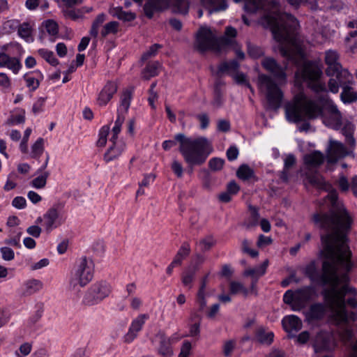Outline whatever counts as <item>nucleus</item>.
I'll list each match as a JSON object with an SVG mask.
<instances>
[{
  "label": "nucleus",
  "mask_w": 357,
  "mask_h": 357,
  "mask_svg": "<svg viewBox=\"0 0 357 357\" xmlns=\"http://www.w3.org/2000/svg\"><path fill=\"white\" fill-rule=\"evenodd\" d=\"M313 223L322 231L321 242V254L326 259L322 263V273L320 274L314 261L310 262L305 268V274L312 281L321 285H330L328 289L321 291L324 299L333 310L335 319L345 321L344 296L355 291L344 285L338 288L340 278L338 267L349 271L352 268L351 252L347 245V236L351 229L353 220L344 211H341L333 218L326 215L316 214Z\"/></svg>",
  "instance_id": "1"
},
{
  "label": "nucleus",
  "mask_w": 357,
  "mask_h": 357,
  "mask_svg": "<svg viewBox=\"0 0 357 357\" xmlns=\"http://www.w3.org/2000/svg\"><path fill=\"white\" fill-rule=\"evenodd\" d=\"M334 115L335 120L340 123L342 116L337 106L327 95L318 96V100L308 98L303 91L296 93L291 102L285 106V115L288 121L298 123L304 121L298 128L301 132L309 130L310 125L306 119H314L323 114V107Z\"/></svg>",
  "instance_id": "2"
},
{
  "label": "nucleus",
  "mask_w": 357,
  "mask_h": 357,
  "mask_svg": "<svg viewBox=\"0 0 357 357\" xmlns=\"http://www.w3.org/2000/svg\"><path fill=\"white\" fill-rule=\"evenodd\" d=\"M261 23L271 29L274 38L280 43V52L289 61L296 63L301 56V49L294 47L296 31L299 27L298 20L287 13L266 15Z\"/></svg>",
  "instance_id": "3"
},
{
  "label": "nucleus",
  "mask_w": 357,
  "mask_h": 357,
  "mask_svg": "<svg viewBox=\"0 0 357 357\" xmlns=\"http://www.w3.org/2000/svg\"><path fill=\"white\" fill-rule=\"evenodd\" d=\"M179 142V151L185 161L190 166L200 165L205 162L213 149L211 140L205 137H188L183 133H178L174 140H165L162 148L167 151Z\"/></svg>",
  "instance_id": "4"
},
{
  "label": "nucleus",
  "mask_w": 357,
  "mask_h": 357,
  "mask_svg": "<svg viewBox=\"0 0 357 357\" xmlns=\"http://www.w3.org/2000/svg\"><path fill=\"white\" fill-rule=\"evenodd\" d=\"M323 75L322 65L317 61H306L295 73V84L301 88L305 82L309 89L317 94L328 96V86L321 78Z\"/></svg>",
  "instance_id": "5"
},
{
  "label": "nucleus",
  "mask_w": 357,
  "mask_h": 357,
  "mask_svg": "<svg viewBox=\"0 0 357 357\" xmlns=\"http://www.w3.org/2000/svg\"><path fill=\"white\" fill-rule=\"evenodd\" d=\"M236 33L237 31L235 28L228 26L225 30V36L218 38L211 29L201 27L197 33L195 46L200 52H204L207 50L220 52L231 43V40L227 37L235 38Z\"/></svg>",
  "instance_id": "6"
},
{
  "label": "nucleus",
  "mask_w": 357,
  "mask_h": 357,
  "mask_svg": "<svg viewBox=\"0 0 357 357\" xmlns=\"http://www.w3.org/2000/svg\"><path fill=\"white\" fill-rule=\"evenodd\" d=\"M94 264L91 259L81 257L76 259L68 277L69 289L79 291L93 279Z\"/></svg>",
  "instance_id": "7"
},
{
  "label": "nucleus",
  "mask_w": 357,
  "mask_h": 357,
  "mask_svg": "<svg viewBox=\"0 0 357 357\" xmlns=\"http://www.w3.org/2000/svg\"><path fill=\"white\" fill-rule=\"evenodd\" d=\"M308 181L313 186L316 187L318 189L326 191L328 192L327 195V198L329 199L331 207L328 212H317L312 215L314 216L316 214L321 215H326L329 217H333V218L339 213L340 211H344L347 215L353 220L352 217L346 210V208L343 206L342 204L338 202V195L336 189L333 186V185L328 182H326L324 177L318 174H313L307 176ZM312 220L313 221V217H312Z\"/></svg>",
  "instance_id": "8"
},
{
  "label": "nucleus",
  "mask_w": 357,
  "mask_h": 357,
  "mask_svg": "<svg viewBox=\"0 0 357 357\" xmlns=\"http://www.w3.org/2000/svg\"><path fill=\"white\" fill-rule=\"evenodd\" d=\"M354 83L353 76L349 71L340 73L337 78H330L328 82V92L337 93L340 86L342 91L340 98L344 103H351L357 100V92H356L352 84Z\"/></svg>",
  "instance_id": "9"
},
{
  "label": "nucleus",
  "mask_w": 357,
  "mask_h": 357,
  "mask_svg": "<svg viewBox=\"0 0 357 357\" xmlns=\"http://www.w3.org/2000/svg\"><path fill=\"white\" fill-rule=\"evenodd\" d=\"M258 87L266 96L268 108L278 109L282 104L283 93L273 79L265 74L259 75Z\"/></svg>",
  "instance_id": "10"
},
{
  "label": "nucleus",
  "mask_w": 357,
  "mask_h": 357,
  "mask_svg": "<svg viewBox=\"0 0 357 357\" xmlns=\"http://www.w3.org/2000/svg\"><path fill=\"white\" fill-rule=\"evenodd\" d=\"M172 6L174 13L186 15L189 10L187 0H146L143 7L144 15L151 19L155 13H161Z\"/></svg>",
  "instance_id": "11"
},
{
  "label": "nucleus",
  "mask_w": 357,
  "mask_h": 357,
  "mask_svg": "<svg viewBox=\"0 0 357 357\" xmlns=\"http://www.w3.org/2000/svg\"><path fill=\"white\" fill-rule=\"evenodd\" d=\"M111 292L112 287L107 282H96L85 292L82 303L88 306L97 305L108 297Z\"/></svg>",
  "instance_id": "12"
},
{
  "label": "nucleus",
  "mask_w": 357,
  "mask_h": 357,
  "mask_svg": "<svg viewBox=\"0 0 357 357\" xmlns=\"http://www.w3.org/2000/svg\"><path fill=\"white\" fill-rule=\"evenodd\" d=\"M324 301L326 303L325 304L321 303H316L310 305L309 310L306 312L305 314L306 319L309 322L320 321L323 319L326 314L327 308H328L332 312V318L335 322L336 325L339 326L342 324L347 323V317L346 318L345 321H339L336 319L333 310L328 306L325 300ZM346 314L347 315V311H346Z\"/></svg>",
  "instance_id": "13"
},
{
  "label": "nucleus",
  "mask_w": 357,
  "mask_h": 357,
  "mask_svg": "<svg viewBox=\"0 0 357 357\" xmlns=\"http://www.w3.org/2000/svg\"><path fill=\"white\" fill-rule=\"evenodd\" d=\"M338 54L335 51L328 50L325 54V63L327 65L326 74L330 78H337L340 73L348 71L342 68L341 64L338 62Z\"/></svg>",
  "instance_id": "14"
},
{
  "label": "nucleus",
  "mask_w": 357,
  "mask_h": 357,
  "mask_svg": "<svg viewBox=\"0 0 357 357\" xmlns=\"http://www.w3.org/2000/svg\"><path fill=\"white\" fill-rule=\"evenodd\" d=\"M349 154L347 147L341 142L330 139L326 149V160L329 164H334Z\"/></svg>",
  "instance_id": "15"
},
{
  "label": "nucleus",
  "mask_w": 357,
  "mask_h": 357,
  "mask_svg": "<svg viewBox=\"0 0 357 357\" xmlns=\"http://www.w3.org/2000/svg\"><path fill=\"white\" fill-rule=\"evenodd\" d=\"M263 68L269 72L278 82H285L287 75L285 69L282 67L273 58L266 57L261 61Z\"/></svg>",
  "instance_id": "16"
},
{
  "label": "nucleus",
  "mask_w": 357,
  "mask_h": 357,
  "mask_svg": "<svg viewBox=\"0 0 357 357\" xmlns=\"http://www.w3.org/2000/svg\"><path fill=\"white\" fill-rule=\"evenodd\" d=\"M149 318V314H142L132 320L128 333L124 336L126 342L130 343L136 338L138 332L142 330L144 324Z\"/></svg>",
  "instance_id": "17"
},
{
  "label": "nucleus",
  "mask_w": 357,
  "mask_h": 357,
  "mask_svg": "<svg viewBox=\"0 0 357 357\" xmlns=\"http://www.w3.org/2000/svg\"><path fill=\"white\" fill-rule=\"evenodd\" d=\"M155 337L158 339V344L156 348L157 354L161 357H172L174 350L172 344L169 343V337L165 333L160 331L156 334Z\"/></svg>",
  "instance_id": "18"
},
{
  "label": "nucleus",
  "mask_w": 357,
  "mask_h": 357,
  "mask_svg": "<svg viewBox=\"0 0 357 357\" xmlns=\"http://www.w3.org/2000/svg\"><path fill=\"white\" fill-rule=\"evenodd\" d=\"M22 65L20 58L10 56L8 54L0 52V68H7L14 74H17Z\"/></svg>",
  "instance_id": "19"
},
{
  "label": "nucleus",
  "mask_w": 357,
  "mask_h": 357,
  "mask_svg": "<svg viewBox=\"0 0 357 357\" xmlns=\"http://www.w3.org/2000/svg\"><path fill=\"white\" fill-rule=\"evenodd\" d=\"M58 206H54L49 208L43 215L44 224L45 231L49 233L53 229L57 227V222L59 218V211Z\"/></svg>",
  "instance_id": "20"
},
{
  "label": "nucleus",
  "mask_w": 357,
  "mask_h": 357,
  "mask_svg": "<svg viewBox=\"0 0 357 357\" xmlns=\"http://www.w3.org/2000/svg\"><path fill=\"white\" fill-rule=\"evenodd\" d=\"M117 91V85L112 82H107L100 92L97 102L100 106H105L112 99Z\"/></svg>",
  "instance_id": "21"
},
{
  "label": "nucleus",
  "mask_w": 357,
  "mask_h": 357,
  "mask_svg": "<svg viewBox=\"0 0 357 357\" xmlns=\"http://www.w3.org/2000/svg\"><path fill=\"white\" fill-rule=\"evenodd\" d=\"M312 347L316 353L329 350L331 349L329 335L322 331L318 333L313 340Z\"/></svg>",
  "instance_id": "22"
},
{
  "label": "nucleus",
  "mask_w": 357,
  "mask_h": 357,
  "mask_svg": "<svg viewBox=\"0 0 357 357\" xmlns=\"http://www.w3.org/2000/svg\"><path fill=\"white\" fill-rule=\"evenodd\" d=\"M312 296V290L310 287H305L298 289L296 291V303L294 305L293 310L299 311L305 304L309 301Z\"/></svg>",
  "instance_id": "23"
},
{
  "label": "nucleus",
  "mask_w": 357,
  "mask_h": 357,
  "mask_svg": "<svg viewBox=\"0 0 357 357\" xmlns=\"http://www.w3.org/2000/svg\"><path fill=\"white\" fill-rule=\"evenodd\" d=\"M126 149V144L123 141L115 142L112 144L104 154V160L108 162L119 158Z\"/></svg>",
  "instance_id": "24"
},
{
  "label": "nucleus",
  "mask_w": 357,
  "mask_h": 357,
  "mask_svg": "<svg viewBox=\"0 0 357 357\" xmlns=\"http://www.w3.org/2000/svg\"><path fill=\"white\" fill-rule=\"evenodd\" d=\"M325 157L322 153L318 151L306 154L304 156V163L309 168L317 167L324 161Z\"/></svg>",
  "instance_id": "25"
},
{
  "label": "nucleus",
  "mask_w": 357,
  "mask_h": 357,
  "mask_svg": "<svg viewBox=\"0 0 357 357\" xmlns=\"http://www.w3.org/2000/svg\"><path fill=\"white\" fill-rule=\"evenodd\" d=\"M202 4L208 10L209 14L225 10L227 7V0H201Z\"/></svg>",
  "instance_id": "26"
},
{
  "label": "nucleus",
  "mask_w": 357,
  "mask_h": 357,
  "mask_svg": "<svg viewBox=\"0 0 357 357\" xmlns=\"http://www.w3.org/2000/svg\"><path fill=\"white\" fill-rule=\"evenodd\" d=\"M282 326L287 332L298 331L302 327L301 320L296 315H289L283 318Z\"/></svg>",
  "instance_id": "27"
},
{
  "label": "nucleus",
  "mask_w": 357,
  "mask_h": 357,
  "mask_svg": "<svg viewBox=\"0 0 357 357\" xmlns=\"http://www.w3.org/2000/svg\"><path fill=\"white\" fill-rule=\"evenodd\" d=\"M296 158L293 154H288L284 159V168L280 172L279 177L283 182H287L289 180V171L295 165Z\"/></svg>",
  "instance_id": "28"
},
{
  "label": "nucleus",
  "mask_w": 357,
  "mask_h": 357,
  "mask_svg": "<svg viewBox=\"0 0 357 357\" xmlns=\"http://www.w3.org/2000/svg\"><path fill=\"white\" fill-rule=\"evenodd\" d=\"M234 2L238 3L243 0H234ZM245 9L249 13H255L259 10L263 9L266 5V0H244Z\"/></svg>",
  "instance_id": "29"
},
{
  "label": "nucleus",
  "mask_w": 357,
  "mask_h": 357,
  "mask_svg": "<svg viewBox=\"0 0 357 357\" xmlns=\"http://www.w3.org/2000/svg\"><path fill=\"white\" fill-rule=\"evenodd\" d=\"M112 15L123 22H131L136 18V15L134 13L125 11L120 7L114 8L112 11Z\"/></svg>",
  "instance_id": "30"
},
{
  "label": "nucleus",
  "mask_w": 357,
  "mask_h": 357,
  "mask_svg": "<svg viewBox=\"0 0 357 357\" xmlns=\"http://www.w3.org/2000/svg\"><path fill=\"white\" fill-rule=\"evenodd\" d=\"M190 252L189 243L187 242L183 243L172 261L173 264H176L177 266L181 265L183 260L190 255Z\"/></svg>",
  "instance_id": "31"
},
{
  "label": "nucleus",
  "mask_w": 357,
  "mask_h": 357,
  "mask_svg": "<svg viewBox=\"0 0 357 357\" xmlns=\"http://www.w3.org/2000/svg\"><path fill=\"white\" fill-rule=\"evenodd\" d=\"M197 267L189 266L182 274V283L184 286L188 287L189 289L192 287V282H193Z\"/></svg>",
  "instance_id": "32"
},
{
  "label": "nucleus",
  "mask_w": 357,
  "mask_h": 357,
  "mask_svg": "<svg viewBox=\"0 0 357 357\" xmlns=\"http://www.w3.org/2000/svg\"><path fill=\"white\" fill-rule=\"evenodd\" d=\"M268 266V261L266 260L262 264L254 268L247 269L244 271V276H250L251 278L257 277V280L264 275Z\"/></svg>",
  "instance_id": "33"
},
{
  "label": "nucleus",
  "mask_w": 357,
  "mask_h": 357,
  "mask_svg": "<svg viewBox=\"0 0 357 357\" xmlns=\"http://www.w3.org/2000/svg\"><path fill=\"white\" fill-rule=\"evenodd\" d=\"M24 294L31 295L43 288V283L38 280L32 279L25 282Z\"/></svg>",
  "instance_id": "34"
},
{
  "label": "nucleus",
  "mask_w": 357,
  "mask_h": 357,
  "mask_svg": "<svg viewBox=\"0 0 357 357\" xmlns=\"http://www.w3.org/2000/svg\"><path fill=\"white\" fill-rule=\"evenodd\" d=\"M256 336L259 342L269 345L273 341L274 334L273 332H266L264 328H260L257 330Z\"/></svg>",
  "instance_id": "35"
},
{
  "label": "nucleus",
  "mask_w": 357,
  "mask_h": 357,
  "mask_svg": "<svg viewBox=\"0 0 357 357\" xmlns=\"http://www.w3.org/2000/svg\"><path fill=\"white\" fill-rule=\"evenodd\" d=\"M132 90L130 89H126L123 91L121 97V105L118 109V111L126 113L128 112L132 99Z\"/></svg>",
  "instance_id": "36"
},
{
  "label": "nucleus",
  "mask_w": 357,
  "mask_h": 357,
  "mask_svg": "<svg viewBox=\"0 0 357 357\" xmlns=\"http://www.w3.org/2000/svg\"><path fill=\"white\" fill-rule=\"evenodd\" d=\"M196 244L202 252H206L209 250L215 244V240L213 236L208 235L199 240Z\"/></svg>",
  "instance_id": "37"
},
{
  "label": "nucleus",
  "mask_w": 357,
  "mask_h": 357,
  "mask_svg": "<svg viewBox=\"0 0 357 357\" xmlns=\"http://www.w3.org/2000/svg\"><path fill=\"white\" fill-rule=\"evenodd\" d=\"M17 33L20 37L29 42L32 34V26L29 22H23L18 26Z\"/></svg>",
  "instance_id": "38"
},
{
  "label": "nucleus",
  "mask_w": 357,
  "mask_h": 357,
  "mask_svg": "<svg viewBox=\"0 0 357 357\" xmlns=\"http://www.w3.org/2000/svg\"><path fill=\"white\" fill-rule=\"evenodd\" d=\"M38 54L43 58L47 63L53 66L59 64V60L55 57L54 52L47 49H39Z\"/></svg>",
  "instance_id": "39"
},
{
  "label": "nucleus",
  "mask_w": 357,
  "mask_h": 357,
  "mask_svg": "<svg viewBox=\"0 0 357 357\" xmlns=\"http://www.w3.org/2000/svg\"><path fill=\"white\" fill-rule=\"evenodd\" d=\"M160 67V63L158 61H154L147 64L145 70L142 73V76L145 79H149L152 77L158 75V70Z\"/></svg>",
  "instance_id": "40"
},
{
  "label": "nucleus",
  "mask_w": 357,
  "mask_h": 357,
  "mask_svg": "<svg viewBox=\"0 0 357 357\" xmlns=\"http://www.w3.org/2000/svg\"><path fill=\"white\" fill-rule=\"evenodd\" d=\"M106 19V15L104 13L99 14L93 20L90 30V34L93 38H97L98 35V30L100 26L103 24Z\"/></svg>",
  "instance_id": "41"
},
{
  "label": "nucleus",
  "mask_w": 357,
  "mask_h": 357,
  "mask_svg": "<svg viewBox=\"0 0 357 357\" xmlns=\"http://www.w3.org/2000/svg\"><path fill=\"white\" fill-rule=\"evenodd\" d=\"M39 174L40 175L33 179L31 182V186L36 189L43 188L46 185L47 179L50 176L49 172H45Z\"/></svg>",
  "instance_id": "42"
},
{
  "label": "nucleus",
  "mask_w": 357,
  "mask_h": 357,
  "mask_svg": "<svg viewBox=\"0 0 357 357\" xmlns=\"http://www.w3.org/2000/svg\"><path fill=\"white\" fill-rule=\"evenodd\" d=\"M237 176L244 181L251 178L254 176V171L247 165H242L236 172Z\"/></svg>",
  "instance_id": "43"
},
{
  "label": "nucleus",
  "mask_w": 357,
  "mask_h": 357,
  "mask_svg": "<svg viewBox=\"0 0 357 357\" xmlns=\"http://www.w3.org/2000/svg\"><path fill=\"white\" fill-rule=\"evenodd\" d=\"M335 184L337 186L342 193L348 192L351 186V183L343 174H340L338 178L335 181Z\"/></svg>",
  "instance_id": "44"
},
{
  "label": "nucleus",
  "mask_w": 357,
  "mask_h": 357,
  "mask_svg": "<svg viewBox=\"0 0 357 357\" xmlns=\"http://www.w3.org/2000/svg\"><path fill=\"white\" fill-rule=\"evenodd\" d=\"M19 112L17 114L10 115V118L7 120L8 125H17L23 123L25 121V110L23 109H17Z\"/></svg>",
  "instance_id": "45"
},
{
  "label": "nucleus",
  "mask_w": 357,
  "mask_h": 357,
  "mask_svg": "<svg viewBox=\"0 0 357 357\" xmlns=\"http://www.w3.org/2000/svg\"><path fill=\"white\" fill-rule=\"evenodd\" d=\"M229 291L231 294L241 292L245 296L250 294L248 289L245 288L242 283L236 281H231L229 283Z\"/></svg>",
  "instance_id": "46"
},
{
  "label": "nucleus",
  "mask_w": 357,
  "mask_h": 357,
  "mask_svg": "<svg viewBox=\"0 0 357 357\" xmlns=\"http://www.w3.org/2000/svg\"><path fill=\"white\" fill-rule=\"evenodd\" d=\"M44 140L43 138H38L31 146V157L33 158H39L44 151Z\"/></svg>",
  "instance_id": "47"
},
{
  "label": "nucleus",
  "mask_w": 357,
  "mask_h": 357,
  "mask_svg": "<svg viewBox=\"0 0 357 357\" xmlns=\"http://www.w3.org/2000/svg\"><path fill=\"white\" fill-rule=\"evenodd\" d=\"M119 24L118 22L112 21L107 23L101 31V36L102 38H105L110 33H116L119 30Z\"/></svg>",
  "instance_id": "48"
},
{
  "label": "nucleus",
  "mask_w": 357,
  "mask_h": 357,
  "mask_svg": "<svg viewBox=\"0 0 357 357\" xmlns=\"http://www.w3.org/2000/svg\"><path fill=\"white\" fill-rule=\"evenodd\" d=\"M239 68V63L236 60H232L229 62L221 63L218 68V72L223 73L229 71H236Z\"/></svg>",
  "instance_id": "49"
},
{
  "label": "nucleus",
  "mask_w": 357,
  "mask_h": 357,
  "mask_svg": "<svg viewBox=\"0 0 357 357\" xmlns=\"http://www.w3.org/2000/svg\"><path fill=\"white\" fill-rule=\"evenodd\" d=\"M43 26H45L46 31L49 33L50 36H55L58 34V24L54 20H46L43 22Z\"/></svg>",
  "instance_id": "50"
},
{
  "label": "nucleus",
  "mask_w": 357,
  "mask_h": 357,
  "mask_svg": "<svg viewBox=\"0 0 357 357\" xmlns=\"http://www.w3.org/2000/svg\"><path fill=\"white\" fill-rule=\"evenodd\" d=\"M193 317L195 319H198V321L192 324L190 327V333H189V336L190 337H195V336H197L199 335V333H200V320H201V317L199 314H198L197 313H194V314L192 315Z\"/></svg>",
  "instance_id": "51"
},
{
  "label": "nucleus",
  "mask_w": 357,
  "mask_h": 357,
  "mask_svg": "<svg viewBox=\"0 0 357 357\" xmlns=\"http://www.w3.org/2000/svg\"><path fill=\"white\" fill-rule=\"evenodd\" d=\"M225 160L220 158H213L208 162V166L212 171L217 172L222 169Z\"/></svg>",
  "instance_id": "52"
},
{
  "label": "nucleus",
  "mask_w": 357,
  "mask_h": 357,
  "mask_svg": "<svg viewBox=\"0 0 357 357\" xmlns=\"http://www.w3.org/2000/svg\"><path fill=\"white\" fill-rule=\"evenodd\" d=\"M24 79L26 82V85L31 91H35L38 88L40 82L38 79L30 76L28 74L24 75Z\"/></svg>",
  "instance_id": "53"
},
{
  "label": "nucleus",
  "mask_w": 357,
  "mask_h": 357,
  "mask_svg": "<svg viewBox=\"0 0 357 357\" xmlns=\"http://www.w3.org/2000/svg\"><path fill=\"white\" fill-rule=\"evenodd\" d=\"M354 291H355L354 293L350 291L345 294V296H344L345 305L344 306H346V304H348L349 305H350L351 307H352L354 308L357 307V299L355 297V296L356 294V291L355 289H354ZM344 309H346V307H344ZM345 311H347V310H345Z\"/></svg>",
  "instance_id": "54"
},
{
  "label": "nucleus",
  "mask_w": 357,
  "mask_h": 357,
  "mask_svg": "<svg viewBox=\"0 0 357 357\" xmlns=\"http://www.w3.org/2000/svg\"><path fill=\"white\" fill-rule=\"evenodd\" d=\"M161 47V45L159 44H154L149 47L146 52H144L142 56V61H146L150 57L155 56L158 52V50Z\"/></svg>",
  "instance_id": "55"
},
{
  "label": "nucleus",
  "mask_w": 357,
  "mask_h": 357,
  "mask_svg": "<svg viewBox=\"0 0 357 357\" xmlns=\"http://www.w3.org/2000/svg\"><path fill=\"white\" fill-rule=\"evenodd\" d=\"M283 301L286 304L290 305L293 309L294 305L296 303V292L291 290H287L283 296Z\"/></svg>",
  "instance_id": "56"
},
{
  "label": "nucleus",
  "mask_w": 357,
  "mask_h": 357,
  "mask_svg": "<svg viewBox=\"0 0 357 357\" xmlns=\"http://www.w3.org/2000/svg\"><path fill=\"white\" fill-rule=\"evenodd\" d=\"M222 103H223V95L217 84L215 89V94H214V99L213 101V105L216 107H220L222 106Z\"/></svg>",
  "instance_id": "57"
},
{
  "label": "nucleus",
  "mask_w": 357,
  "mask_h": 357,
  "mask_svg": "<svg viewBox=\"0 0 357 357\" xmlns=\"http://www.w3.org/2000/svg\"><path fill=\"white\" fill-rule=\"evenodd\" d=\"M31 351V345L29 343L22 344L18 350L15 351V354L18 357H24L30 354Z\"/></svg>",
  "instance_id": "58"
},
{
  "label": "nucleus",
  "mask_w": 357,
  "mask_h": 357,
  "mask_svg": "<svg viewBox=\"0 0 357 357\" xmlns=\"http://www.w3.org/2000/svg\"><path fill=\"white\" fill-rule=\"evenodd\" d=\"M45 100V98L40 97L34 102L32 107V112L34 115H37L43 111Z\"/></svg>",
  "instance_id": "59"
},
{
  "label": "nucleus",
  "mask_w": 357,
  "mask_h": 357,
  "mask_svg": "<svg viewBox=\"0 0 357 357\" xmlns=\"http://www.w3.org/2000/svg\"><path fill=\"white\" fill-rule=\"evenodd\" d=\"M0 252L3 259L6 261H11L15 257L14 251L8 247H2L0 248Z\"/></svg>",
  "instance_id": "60"
},
{
  "label": "nucleus",
  "mask_w": 357,
  "mask_h": 357,
  "mask_svg": "<svg viewBox=\"0 0 357 357\" xmlns=\"http://www.w3.org/2000/svg\"><path fill=\"white\" fill-rule=\"evenodd\" d=\"M248 52L249 55L255 59H257L264 54V51L261 48L254 45H249Z\"/></svg>",
  "instance_id": "61"
},
{
  "label": "nucleus",
  "mask_w": 357,
  "mask_h": 357,
  "mask_svg": "<svg viewBox=\"0 0 357 357\" xmlns=\"http://www.w3.org/2000/svg\"><path fill=\"white\" fill-rule=\"evenodd\" d=\"M31 133V129L29 128H26L24 131L23 139L21 142L20 145V149L21 151L23 153H26L28 151L27 142L29 140Z\"/></svg>",
  "instance_id": "62"
},
{
  "label": "nucleus",
  "mask_w": 357,
  "mask_h": 357,
  "mask_svg": "<svg viewBox=\"0 0 357 357\" xmlns=\"http://www.w3.org/2000/svg\"><path fill=\"white\" fill-rule=\"evenodd\" d=\"M191 349V343L188 340L184 341L181 346L178 357H188L190 354Z\"/></svg>",
  "instance_id": "63"
},
{
  "label": "nucleus",
  "mask_w": 357,
  "mask_h": 357,
  "mask_svg": "<svg viewBox=\"0 0 357 357\" xmlns=\"http://www.w3.org/2000/svg\"><path fill=\"white\" fill-rule=\"evenodd\" d=\"M341 335L346 341H350L354 337L353 329L348 326H344L341 329Z\"/></svg>",
  "instance_id": "64"
}]
</instances>
